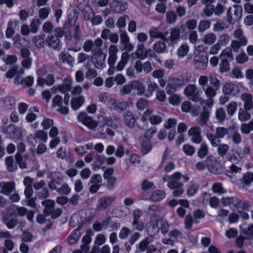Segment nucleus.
<instances>
[{
  "label": "nucleus",
  "mask_w": 253,
  "mask_h": 253,
  "mask_svg": "<svg viewBox=\"0 0 253 253\" xmlns=\"http://www.w3.org/2000/svg\"><path fill=\"white\" fill-rule=\"evenodd\" d=\"M182 178V174L180 172H176L169 176V181L168 187L170 189L174 190L173 195L174 197L180 196L184 192L182 189L183 184L178 181Z\"/></svg>",
  "instance_id": "1"
},
{
  "label": "nucleus",
  "mask_w": 253,
  "mask_h": 253,
  "mask_svg": "<svg viewBox=\"0 0 253 253\" xmlns=\"http://www.w3.org/2000/svg\"><path fill=\"white\" fill-rule=\"evenodd\" d=\"M103 42L100 38H97L94 41V47L92 48L91 52L92 55L96 58L100 57L103 55V50L101 48V46L103 45ZM106 55H104L102 60L96 61L94 63V66L97 68H103L104 65V60Z\"/></svg>",
  "instance_id": "2"
},
{
  "label": "nucleus",
  "mask_w": 253,
  "mask_h": 253,
  "mask_svg": "<svg viewBox=\"0 0 253 253\" xmlns=\"http://www.w3.org/2000/svg\"><path fill=\"white\" fill-rule=\"evenodd\" d=\"M185 95L189 99L194 102H199L201 104L204 102V100L200 96L201 92L196 90V86L194 84H189L184 90Z\"/></svg>",
  "instance_id": "3"
},
{
  "label": "nucleus",
  "mask_w": 253,
  "mask_h": 253,
  "mask_svg": "<svg viewBox=\"0 0 253 253\" xmlns=\"http://www.w3.org/2000/svg\"><path fill=\"white\" fill-rule=\"evenodd\" d=\"M208 62V59L206 53L199 52L194 57L193 64L198 70H203L207 68Z\"/></svg>",
  "instance_id": "4"
},
{
  "label": "nucleus",
  "mask_w": 253,
  "mask_h": 253,
  "mask_svg": "<svg viewBox=\"0 0 253 253\" xmlns=\"http://www.w3.org/2000/svg\"><path fill=\"white\" fill-rule=\"evenodd\" d=\"M180 30L179 28H171L170 33L168 31L165 32L164 41L169 42V44L173 45L180 39Z\"/></svg>",
  "instance_id": "5"
},
{
  "label": "nucleus",
  "mask_w": 253,
  "mask_h": 253,
  "mask_svg": "<svg viewBox=\"0 0 253 253\" xmlns=\"http://www.w3.org/2000/svg\"><path fill=\"white\" fill-rule=\"evenodd\" d=\"M242 6L239 5H234L233 8H229L227 13V20L230 23L239 20L242 16Z\"/></svg>",
  "instance_id": "6"
},
{
  "label": "nucleus",
  "mask_w": 253,
  "mask_h": 253,
  "mask_svg": "<svg viewBox=\"0 0 253 253\" xmlns=\"http://www.w3.org/2000/svg\"><path fill=\"white\" fill-rule=\"evenodd\" d=\"M121 39V49L123 50L131 51L133 49V45L129 42V38L126 31H119Z\"/></svg>",
  "instance_id": "7"
},
{
  "label": "nucleus",
  "mask_w": 253,
  "mask_h": 253,
  "mask_svg": "<svg viewBox=\"0 0 253 253\" xmlns=\"http://www.w3.org/2000/svg\"><path fill=\"white\" fill-rule=\"evenodd\" d=\"M115 200V198L104 196L100 198L97 202L96 210L98 211L104 210L111 206Z\"/></svg>",
  "instance_id": "8"
},
{
  "label": "nucleus",
  "mask_w": 253,
  "mask_h": 253,
  "mask_svg": "<svg viewBox=\"0 0 253 253\" xmlns=\"http://www.w3.org/2000/svg\"><path fill=\"white\" fill-rule=\"evenodd\" d=\"M78 120L90 129H94L97 126L96 121L88 117L85 113H80L78 116Z\"/></svg>",
  "instance_id": "9"
},
{
  "label": "nucleus",
  "mask_w": 253,
  "mask_h": 253,
  "mask_svg": "<svg viewBox=\"0 0 253 253\" xmlns=\"http://www.w3.org/2000/svg\"><path fill=\"white\" fill-rule=\"evenodd\" d=\"M161 218H159L158 216L156 214L152 215L149 222L150 225L148 227L147 230L149 233L156 234L160 230L159 224H160V220Z\"/></svg>",
  "instance_id": "10"
},
{
  "label": "nucleus",
  "mask_w": 253,
  "mask_h": 253,
  "mask_svg": "<svg viewBox=\"0 0 253 253\" xmlns=\"http://www.w3.org/2000/svg\"><path fill=\"white\" fill-rule=\"evenodd\" d=\"M221 201L224 206H229L234 210L239 209L241 200L236 197H223L221 198Z\"/></svg>",
  "instance_id": "11"
},
{
  "label": "nucleus",
  "mask_w": 253,
  "mask_h": 253,
  "mask_svg": "<svg viewBox=\"0 0 253 253\" xmlns=\"http://www.w3.org/2000/svg\"><path fill=\"white\" fill-rule=\"evenodd\" d=\"M201 128L199 126L191 127L188 131V134L191 137V140L194 143L199 144L202 141Z\"/></svg>",
  "instance_id": "12"
},
{
  "label": "nucleus",
  "mask_w": 253,
  "mask_h": 253,
  "mask_svg": "<svg viewBox=\"0 0 253 253\" xmlns=\"http://www.w3.org/2000/svg\"><path fill=\"white\" fill-rule=\"evenodd\" d=\"M136 71L138 73L143 71L146 74L149 73L152 70L151 63L149 61L142 63L140 61H137L134 65Z\"/></svg>",
  "instance_id": "13"
},
{
  "label": "nucleus",
  "mask_w": 253,
  "mask_h": 253,
  "mask_svg": "<svg viewBox=\"0 0 253 253\" xmlns=\"http://www.w3.org/2000/svg\"><path fill=\"white\" fill-rule=\"evenodd\" d=\"M119 49L117 46L114 44H111L108 49L109 57L108 59V63L110 66H113L117 58V53L118 52Z\"/></svg>",
  "instance_id": "14"
},
{
  "label": "nucleus",
  "mask_w": 253,
  "mask_h": 253,
  "mask_svg": "<svg viewBox=\"0 0 253 253\" xmlns=\"http://www.w3.org/2000/svg\"><path fill=\"white\" fill-rule=\"evenodd\" d=\"M206 163L209 170L212 173H216L219 169V164L214 157L209 156L206 160Z\"/></svg>",
  "instance_id": "15"
},
{
  "label": "nucleus",
  "mask_w": 253,
  "mask_h": 253,
  "mask_svg": "<svg viewBox=\"0 0 253 253\" xmlns=\"http://www.w3.org/2000/svg\"><path fill=\"white\" fill-rule=\"evenodd\" d=\"M205 94L208 98V101L210 103V106H211L213 104L212 99L216 95V91L218 89L212 87L211 85H208L205 88H203Z\"/></svg>",
  "instance_id": "16"
},
{
  "label": "nucleus",
  "mask_w": 253,
  "mask_h": 253,
  "mask_svg": "<svg viewBox=\"0 0 253 253\" xmlns=\"http://www.w3.org/2000/svg\"><path fill=\"white\" fill-rule=\"evenodd\" d=\"M228 160L233 164H238L242 161L243 155L237 150L232 149L228 155Z\"/></svg>",
  "instance_id": "17"
},
{
  "label": "nucleus",
  "mask_w": 253,
  "mask_h": 253,
  "mask_svg": "<svg viewBox=\"0 0 253 253\" xmlns=\"http://www.w3.org/2000/svg\"><path fill=\"white\" fill-rule=\"evenodd\" d=\"M15 184L13 181L2 182V187L0 192L5 195H9L15 190Z\"/></svg>",
  "instance_id": "18"
},
{
  "label": "nucleus",
  "mask_w": 253,
  "mask_h": 253,
  "mask_svg": "<svg viewBox=\"0 0 253 253\" xmlns=\"http://www.w3.org/2000/svg\"><path fill=\"white\" fill-rule=\"evenodd\" d=\"M241 99L244 102V108L246 109L253 108V95L249 93H244L241 95Z\"/></svg>",
  "instance_id": "19"
},
{
  "label": "nucleus",
  "mask_w": 253,
  "mask_h": 253,
  "mask_svg": "<svg viewBox=\"0 0 253 253\" xmlns=\"http://www.w3.org/2000/svg\"><path fill=\"white\" fill-rule=\"evenodd\" d=\"M55 202L52 200H45L42 202V204L44 206L43 213L44 215L48 216L51 214L52 210H53L55 205Z\"/></svg>",
  "instance_id": "20"
},
{
  "label": "nucleus",
  "mask_w": 253,
  "mask_h": 253,
  "mask_svg": "<svg viewBox=\"0 0 253 253\" xmlns=\"http://www.w3.org/2000/svg\"><path fill=\"white\" fill-rule=\"evenodd\" d=\"M110 102L112 108L119 112H122L126 110L127 107V103L125 101L119 102L115 99H111Z\"/></svg>",
  "instance_id": "21"
},
{
  "label": "nucleus",
  "mask_w": 253,
  "mask_h": 253,
  "mask_svg": "<svg viewBox=\"0 0 253 253\" xmlns=\"http://www.w3.org/2000/svg\"><path fill=\"white\" fill-rule=\"evenodd\" d=\"M46 43L50 48L57 49L60 45V40L53 35H50L46 38Z\"/></svg>",
  "instance_id": "22"
},
{
  "label": "nucleus",
  "mask_w": 253,
  "mask_h": 253,
  "mask_svg": "<svg viewBox=\"0 0 253 253\" xmlns=\"http://www.w3.org/2000/svg\"><path fill=\"white\" fill-rule=\"evenodd\" d=\"M234 36L235 41L240 42L241 44L246 45L248 42L247 38L244 36L243 31L241 29H238L234 32Z\"/></svg>",
  "instance_id": "23"
},
{
  "label": "nucleus",
  "mask_w": 253,
  "mask_h": 253,
  "mask_svg": "<svg viewBox=\"0 0 253 253\" xmlns=\"http://www.w3.org/2000/svg\"><path fill=\"white\" fill-rule=\"evenodd\" d=\"M251 109H246L240 108L238 110V118L241 122H245L249 120L251 118V114L248 112Z\"/></svg>",
  "instance_id": "24"
},
{
  "label": "nucleus",
  "mask_w": 253,
  "mask_h": 253,
  "mask_svg": "<svg viewBox=\"0 0 253 253\" xmlns=\"http://www.w3.org/2000/svg\"><path fill=\"white\" fill-rule=\"evenodd\" d=\"M154 237L152 235H149L145 239H143L138 245V249L140 252H144L146 250H148V246L149 244L152 243Z\"/></svg>",
  "instance_id": "25"
},
{
  "label": "nucleus",
  "mask_w": 253,
  "mask_h": 253,
  "mask_svg": "<svg viewBox=\"0 0 253 253\" xmlns=\"http://www.w3.org/2000/svg\"><path fill=\"white\" fill-rule=\"evenodd\" d=\"M124 118L125 124L129 127H133L134 126L135 120L131 112H126L124 115Z\"/></svg>",
  "instance_id": "26"
},
{
  "label": "nucleus",
  "mask_w": 253,
  "mask_h": 253,
  "mask_svg": "<svg viewBox=\"0 0 253 253\" xmlns=\"http://www.w3.org/2000/svg\"><path fill=\"white\" fill-rule=\"evenodd\" d=\"M216 36L213 33H209L203 36L202 42L205 44L211 45L216 41Z\"/></svg>",
  "instance_id": "27"
},
{
  "label": "nucleus",
  "mask_w": 253,
  "mask_h": 253,
  "mask_svg": "<svg viewBox=\"0 0 253 253\" xmlns=\"http://www.w3.org/2000/svg\"><path fill=\"white\" fill-rule=\"evenodd\" d=\"M129 58L128 53L124 52L122 54L121 59L118 63L116 69L118 71H122L124 69L126 64L127 63Z\"/></svg>",
  "instance_id": "28"
},
{
  "label": "nucleus",
  "mask_w": 253,
  "mask_h": 253,
  "mask_svg": "<svg viewBox=\"0 0 253 253\" xmlns=\"http://www.w3.org/2000/svg\"><path fill=\"white\" fill-rule=\"evenodd\" d=\"M84 103V97L82 95L73 98L71 101V106L74 110L78 109Z\"/></svg>",
  "instance_id": "29"
},
{
  "label": "nucleus",
  "mask_w": 253,
  "mask_h": 253,
  "mask_svg": "<svg viewBox=\"0 0 253 253\" xmlns=\"http://www.w3.org/2000/svg\"><path fill=\"white\" fill-rule=\"evenodd\" d=\"M220 58L223 60L231 61L233 59L231 49L227 47L222 50L220 55Z\"/></svg>",
  "instance_id": "30"
},
{
  "label": "nucleus",
  "mask_w": 253,
  "mask_h": 253,
  "mask_svg": "<svg viewBox=\"0 0 253 253\" xmlns=\"http://www.w3.org/2000/svg\"><path fill=\"white\" fill-rule=\"evenodd\" d=\"M9 219L8 214H4L1 218L2 222L6 224V227L9 229H12L17 224V221L14 218L10 220Z\"/></svg>",
  "instance_id": "31"
},
{
  "label": "nucleus",
  "mask_w": 253,
  "mask_h": 253,
  "mask_svg": "<svg viewBox=\"0 0 253 253\" xmlns=\"http://www.w3.org/2000/svg\"><path fill=\"white\" fill-rule=\"evenodd\" d=\"M149 51L152 52L151 49L146 51L145 49L144 45L143 44H140L137 46V49L136 51L135 54L137 58L139 59H143L146 56L147 53Z\"/></svg>",
  "instance_id": "32"
},
{
  "label": "nucleus",
  "mask_w": 253,
  "mask_h": 253,
  "mask_svg": "<svg viewBox=\"0 0 253 253\" xmlns=\"http://www.w3.org/2000/svg\"><path fill=\"white\" fill-rule=\"evenodd\" d=\"M113 5L114 10L117 13H120L125 10L127 7V4L126 2L121 3L118 0H115L113 3Z\"/></svg>",
  "instance_id": "33"
},
{
  "label": "nucleus",
  "mask_w": 253,
  "mask_h": 253,
  "mask_svg": "<svg viewBox=\"0 0 253 253\" xmlns=\"http://www.w3.org/2000/svg\"><path fill=\"white\" fill-rule=\"evenodd\" d=\"M241 131L243 134H248L253 130V119L249 123L242 124L241 125Z\"/></svg>",
  "instance_id": "34"
},
{
  "label": "nucleus",
  "mask_w": 253,
  "mask_h": 253,
  "mask_svg": "<svg viewBox=\"0 0 253 253\" xmlns=\"http://www.w3.org/2000/svg\"><path fill=\"white\" fill-rule=\"evenodd\" d=\"M211 190L213 193L223 194L226 193V190L222 186L221 183L216 182L212 186Z\"/></svg>",
  "instance_id": "35"
},
{
  "label": "nucleus",
  "mask_w": 253,
  "mask_h": 253,
  "mask_svg": "<svg viewBox=\"0 0 253 253\" xmlns=\"http://www.w3.org/2000/svg\"><path fill=\"white\" fill-rule=\"evenodd\" d=\"M141 151L143 154L148 153L152 148V145L150 141L147 138L142 140L141 143Z\"/></svg>",
  "instance_id": "36"
},
{
  "label": "nucleus",
  "mask_w": 253,
  "mask_h": 253,
  "mask_svg": "<svg viewBox=\"0 0 253 253\" xmlns=\"http://www.w3.org/2000/svg\"><path fill=\"white\" fill-rule=\"evenodd\" d=\"M217 154L220 157H224L229 150V146L226 144H217Z\"/></svg>",
  "instance_id": "37"
},
{
  "label": "nucleus",
  "mask_w": 253,
  "mask_h": 253,
  "mask_svg": "<svg viewBox=\"0 0 253 253\" xmlns=\"http://www.w3.org/2000/svg\"><path fill=\"white\" fill-rule=\"evenodd\" d=\"M165 193L161 190L154 191L150 196V199L154 202L159 201L165 197Z\"/></svg>",
  "instance_id": "38"
},
{
  "label": "nucleus",
  "mask_w": 253,
  "mask_h": 253,
  "mask_svg": "<svg viewBox=\"0 0 253 253\" xmlns=\"http://www.w3.org/2000/svg\"><path fill=\"white\" fill-rule=\"evenodd\" d=\"M59 59L62 63H67L69 65H71L73 61L72 57L69 54L65 52L59 54Z\"/></svg>",
  "instance_id": "39"
},
{
  "label": "nucleus",
  "mask_w": 253,
  "mask_h": 253,
  "mask_svg": "<svg viewBox=\"0 0 253 253\" xmlns=\"http://www.w3.org/2000/svg\"><path fill=\"white\" fill-rule=\"evenodd\" d=\"M238 88L236 85L232 83H227L222 88L223 92L226 94H229Z\"/></svg>",
  "instance_id": "40"
},
{
  "label": "nucleus",
  "mask_w": 253,
  "mask_h": 253,
  "mask_svg": "<svg viewBox=\"0 0 253 253\" xmlns=\"http://www.w3.org/2000/svg\"><path fill=\"white\" fill-rule=\"evenodd\" d=\"M149 34L152 38H160L164 41L165 32L162 33L157 28H152L149 31Z\"/></svg>",
  "instance_id": "41"
},
{
  "label": "nucleus",
  "mask_w": 253,
  "mask_h": 253,
  "mask_svg": "<svg viewBox=\"0 0 253 253\" xmlns=\"http://www.w3.org/2000/svg\"><path fill=\"white\" fill-rule=\"evenodd\" d=\"M208 147L207 144L203 142L201 144L200 148L198 151V156L201 159L204 158L208 154Z\"/></svg>",
  "instance_id": "42"
},
{
  "label": "nucleus",
  "mask_w": 253,
  "mask_h": 253,
  "mask_svg": "<svg viewBox=\"0 0 253 253\" xmlns=\"http://www.w3.org/2000/svg\"><path fill=\"white\" fill-rule=\"evenodd\" d=\"M153 49L157 53H163L166 50V44L162 42H157L154 44Z\"/></svg>",
  "instance_id": "43"
},
{
  "label": "nucleus",
  "mask_w": 253,
  "mask_h": 253,
  "mask_svg": "<svg viewBox=\"0 0 253 253\" xmlns=\"http://www.w3.org/2000/svg\"><path fill=\"white\" fill-rule=\"evenodd\" d=\"M209 119V112L204 110L200 115V120L199 122L200 126H203L206 125Z\"/></svg>",
  "instance_id": "44"
},
{
  "label": "nucleus",
  "mask_w": 253,
  "mask_h": 253,
  "mask_svg": "<svg viewBox=\"0 0 253 253\" xmlns=\"http://www.w3.org/2000/svg\"><path fill=\"white\" fill-rule=\"evenodd\" d=\"M5 163L7 169L10 171H14L17 169V166L14 164L13 159L12 157H8L5 159Z\"/></svg>",
  "instance_id": "45"
},
{
  "label": "nucleus",
  "mask_w": 253,
  "mask_h": 253,
  "mask_svg": "<svg viewBox=\"0 0 253 253\" xmlns=\"http://www.w3.org/2000/svg\"><path fill=\"white\" fill-rule=\"evenodd\" d=\"M226 113L222 108H219L216 110L215 117L217 120L220 122H223L226 118Z\"/></svg>",
  "instance_id": "46"
},
{
  "label": "nucleus",
  "mask_w": 253,
  "mask_h": 253,
  "mask_svg": "<svg viewBox=\"0 0 253 253\" xmlns=\"http://www.w3.org/2000/svg\"><path fill=\"white\" fill-rule=\"evenodd\" d=\"M132 84L133 87H136L138 94L142 95L144 93L145 87L142 84L140 83L138 81H134L132 82Z\"/></svg>",
  "instance_id": "47"
},
{
  "label": "nucleus",
  "mask_w": 253,
  "mask_h": 253,
  "mask_svg": "<svg viewBox=\"0 0 253 253\" xmlns=\"http://www.w3.org/2000/svg\"><path fill=\"white\" fill-rule=\"evenodd\" d=\"M33 42L38 48H42L44 47L45 40L43 37L37 36L33 39Z\"/></svg>",
  "instance_id": "48"
},
{
  "label": "nucleus",
  "mask_w": 253,
  "mask_h": 253,
  "mask_svg": "<svg viewBox=\"0 0 253 253\" xmlns=\"http://www.w3.org/2000/svg\"><path fill=\"white\" fill-rule=\"evenodd\" d=\"M228 133L227 128L224 127H217L215 129L216 136L218 139L223 138Z\"/></svg>",
  "instance_id": "49"
},
{
  "label": "nucleus",
  "mask_w": 253,
  "mask_h": 253,
  "mask_svg": "<svg viewBox=\"0 0 253 253\" xmlns=\"http://www.w3.org/2000/svg\"><path fill=\"white\" fill-rule=\"evenodd\" d=\"M214 8L212 5L205 6L202 12L201 13V16L203 17H207L211 15L213 12Z\"/></svg>",
  "instance_id": "50"
},
{
  "label": "nucleus",
  "mask_w": 253,
  "mask_h": 253,
  "mask_svg": "<svg viewBox=\"0 0 253 253\" xmlns=\"http://www.w3.org/2000/svg\"><path fill=\"white\" fill-rule=\"evenodd\" d=\"M189 47L187 44L181 45L177 50V55L179 57H184L188 53Z\"/></svg>",
  "instance_id": "51"
},
{
  "label": "nucleus",
  "mask_w": 253,
  "mask_h": 253,
  "mask_svg": "<svg viewBox=\"0 0 253 253\" xmlns=\"http://www.w3.org/2000/svg\"><path fill=\"white\" fill-rule=\"evenodd\" d=\"M188 81L187 79L173 78L170 80V82L174 85L175 87L182 86L184 84Z\"/></svg>",
  "instance_id": "52"
},
{
  "label": "nucleus",
  "mask_w": 253,
  "mask_h": 253,
  "mask_svg": "<svg viewBox=\"0 0 253 253\" xmlns=\"http://www.w3.org/2000/svg\"><path fill=\"white\" fill-rule=\"evenodd\" d=\"M210 27V22L209 20H204L200 21L198 25V30L200 32H203Z\"/></svg>",
  "instance_id": "53"
},
{
  "label": "nucleus",
  "mask_w": 253,
  "mask_h": 253,
  "mask_svg": "<svg viewBox=\"0 0 253 253\" xmlns=\"http://www.w3.org/2000/svg\"><path fill=\"white\" fill-rule=\"evenodd\" d=\"M177 18V15L173 11H169L166 14L167 22L169 24L174 23Z\"/></svg>",
  "instance_id": "54"
},
{
  "label": "nucleus",
  "mask_w": 253,
  "mask_h": 253,
  "mask_svg": "<svg viewBox=\"0 0 253 253\" xmlns=\"http://www.w3.org/2000/svg\"><path fill=\"white\" fill-rule=\"evenodd\" d=\"M211 86L219 89L220 86V81L215 75H211L209 77Z\"/></svg>",
  "instance_id": "55"
},
{
  "label": "nucleus",
  "mask_w": 253,
  "mask_h": 253,
  "mask_svg": "<svg viewBox=\"0 0 253 253\" xmlns=\"http://www.w3.org/2000/svg\"><path fill=\"white\" fill-rule=\"evenodd\" d=\"M133 88V85L132 82L129 84H125L123 85L120 89V92L123 95H126L129 94Z\"/></svg>",
  "instance_id": "56"
},
{
  "label": "nucleus",
  "mask_w": 253,
  "mask_h": 253,
  "mask_svg": "<svg viewBox=\"0 0 253 253\" xmlns=\"http://www.w3.org/2000/svg\"><path fill=\"white\" fill-rule=\"evenodd\" d=\"M182 150L186 155L189 156H191L195 151V148L190 144L184 145Z\"/></svg>",
  "instance_id": "57"
},
{
  "label": "nucleus",
  "mask_w": 253,
  "mask_h": 253,
  "mask_svg": "<svg viewBox=\"0 0 253 253\" xmlns=\"http://www.w3.org/2000/svg\"><path fill=\"white\" fill-rule=\"evenodd\" d=\"M34 139H40L43 142H46L47 139V133L43 130H38L34 135Z\"/></svg>",
  "instance_id": "58"
},
{
  "label": "nucleus",
  "mask_w": 253,
  "mask_h": 253,
  "mask_svg": "<svg viewBox=\"0 0 253 253\" xmlns=\"http://www.w3.org/2000/svg\"><path fill=\"white\" fill-rule=\"evenodd\" d=\"M207 137L212 146L215 147L217 146V143H218L219 141L216 136V133L213 134L211 133H208L207 134Z\"/></svg>",
  "instance_id": "59"
},
{
  "label": "nucleus",
  "mask_w": 253,
  "mask_h": 253,
  "mask_svg": "<svg viewBox=\"0 0 253 253\" xmlns=\"http://www.w3.org/2000/svg\"><path fill=\"white\" fill-rule=\"evenodd\" d=\"M13 22L10 21L7 24V28L5 32V36L7 38H11L14 34V30L13 28Z\"/></svg>",
  "instance_id": "60"
},
{
  "label": "nucleus",
  "mask_w": 253,
  "mask_h": 253,
  "mask_svg": "<svg viewBox=\"0 0 253 253\" xmlns=\"http://www.w3.org/2000/svg\"><path fill=\"white\" fill-rule=\"evenodd\" d=\"M79 238V236L78 234V231L77 230L72 233L68 238V243L70 245L75 244Z\"/></svg>",
  "instance_id": "61"
},
{
  "label": "nucleus",
  "mask_w": 253,
  "mask_h": 253,
  "mask_svg": "<svg viewBox=\"0 0 253 253\" xmlns=\"http://www.w3.org/2000/svg\"><path fill=\"white\" fill-rule=\"evenodd\" d=\"M17 207L15 205H12L6 209V212H2V215L8 214V217H12L15 214L17 211Z\"/></svg>",
  "instance_id": "62"
},
{
  "label": "nucleus",
  "mask_w": 253,
  "mask_h": 253,
  "mask_svg": "<svg viewBox=\"0 0 253 253\" xmlns=\"http://www.w3.org/2000/svg\"><path fill=\"white\" fill-rule=\"evenodd\" d=\"M237 109V104L235 102H230L227 106V111L228 114L232 116L235 112Z\"/></svg>",
  "instance_id": "63"
},
{
  "label": "nucleus",
  "mask_w": 253,
  "mask_h": 253,
  "mask_svg": "<svg viewBox=\"0 0 253 253\" xmlns=\"http://www.w3.org/2000/svg\"><path fill=\"white\" fill-rule=\"evenodd\" d=\"M97 76V71L93 68H88L85 73V78L87 79H92L96 78Z\"/></svg>",
  "instance_id": "64"
}]
</instances>
